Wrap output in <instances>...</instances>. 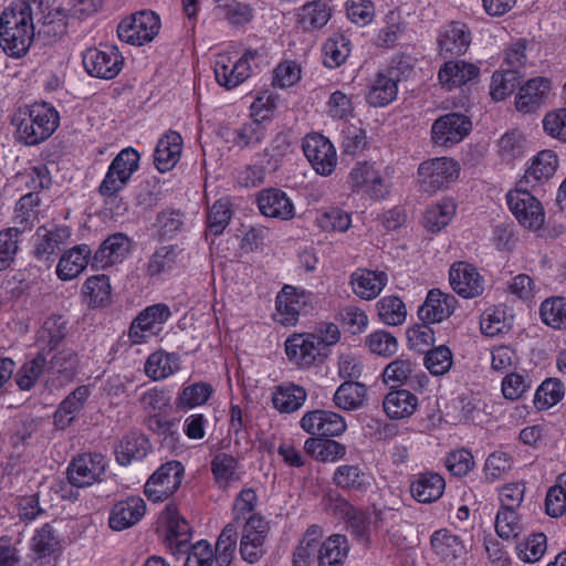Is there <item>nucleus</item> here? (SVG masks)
Listing matches in <instances>:
<instances>
[{
    "label": "nucleus",
    "instance_id": "47",
    "mask_svg": "<svg viewBox=\"0 0 566 566\" xmlns=\"http://www.w3.org/2000/svg\"><path fill=\"white\" fill-rule=\"evenodd\" d=\"M380 321L387 325L397 326L405 322L407 311L403 302L398 296H384L377 303Z\"/></svg>",
    "mask_w": 566,
    "mask_h": 566
},
{
    "label": "nucleus",
    "instance_id": "26",
    "mask_svg": "<svg viewBox=\"0 0 566 566\" xmlns=\"http://www.w3.org/2000/svg\"><path fill=\"white\" fill-rule=\"evenodd\" d=\"M382 407L391 419L408 418L417 410L418 398L406 389L394 390L385 396Z\"/></svg>",
    "mask_w": 566,
    "mask_h": 566
},
{
    "label": "nucleus",
    "instance_id": "2",
    "mask_svg": "<svg viewBox=\"0 0 566 566\" xmlns=\"http://www.w3.org/2000/svg\"><path fill=\"white\" fill-rule=\"evenodd\" d=\"M59 123V113L48 103L19 107L11 118L15 139L27 146L46 140L56 130Z\"/></svg>",
    "mask_w": 566,
    "mask_h": 566
},
{
    "label": "nucleus",
    "instance_id": "19",
    "mask_svg": "<svg viewBox=\"0 0 566 566\" xmlns=\"http://www.w3.org/2000/svg\"><path fill=\"white\" fill-rule=\"evenodd\" d=\"M258 207L262 214L281 220L294 217V205L287 195L277 188L262 190L258 196Z\"/></svg>",
    "mask_w": 566,
    "mask_h": 566
},
{
    "label": "nucleus",
    "instance_id": "48",
    "mask_svg": "<svg viewBox=\"0 0 566 566\" xmlns=\"http://www.w3.org/2000/svg\"><path fill=\"white\" fill-rule=\"evenodd\" d=\"M323 52L324 65L329 69L338 67L349 55V41L343 34H337L325 42Z\"/></svg>",
    "mask_w": 566,
    "mask_h": 566
},
{
    "label": "nucleus",
    "instance_id": "1",
    "mask_svg": "<svg viewBox=\"0 0 566 566\" xmlns=\"http://www.w3.org/2000/svg\"><path fill=\"white\" fill-rule=\"evenodd\" d=\"M34 39L31 4L14 0L0 14V46L11 57H21L29 51Z\"/></svg>",
    "mask_w": 566,
    "mask_h": 566
},
{
    "label": "nucleus",
    "instance_id": "61",
    "mask_svg": "<svg viewBox=\"0 0 566 566\" xmlns=\"http://www.w3.org/2000/svg\"><path fill=\"white\" fill-rule=\"evenodd\" d=\"M217 9L233 24H243L252 17L251 8L239 0H216Z\"/></svg>",
    "mask_w": 566,
    "mask_h": 566
},
{
    "label": "nucleus",
    "instance_id": "17",
    "mask_svg": "<svg viewBox=\"0 0 566 566\" xmlns=\"http://www.w3.org/2000/svg\"><path fill=\"white\" fill-rule=\"evenodd\" d=\"M184 140L176 130H168L157 142L154 151V165L159 172L172 170L179 163L182 154Z\"/></svg>",
    "mask_w": 566,
    "mask_h": 566
},
{
    "label": "nucleus",
    "instance_id": "60",
    "mask_svg": "<svg viewBox=\"0 0 566 566\" xmlns=\"http://www.w3.org/2000/svg\"><path fill=\"white\" fill-rule=\"evenodd\" d=\"M424 365L436 376L444 375L452 365V354L447 346H438L426 354Z\"/></svg>",
    "mask_w": 566,
    "mask_h": 566
},
{
    "label": "nucleus",
    "instance_id": "22",
    "mask_svg": "<svg viewBox=\"0 0 566 566\" xmlns=\"http://www.w3.org/2000/svg\"><path fill=\"white\" fill-rule=\"evenodd\" d=\"M438 42L441 55H461L471 44V33L465 24L451 22L442 29Z\"/></svg>",
    "mask_w": 566,
    "mask_h": 566
},
{
    "label": "nucleus",
    "instance_id": "23",
    "mask_svg": "<svg viewBox=\"0 0 566 566\" xmlns=\"http://www.w3.org/2000/svg\"><path fill=\"white\" fill-rule=\"evenodd\" d=\"M446 488L444 479L434 472L420 473L410 484V492L420 503H431L439 500Z\"/></svg>",
    "mask_w": 566,
    "mask_h": 566
},
{
    "label": "nucleus",
    "instance_id": "29",
    "mask_svg": "<svg viewBox=\"0 0 566 566\" xmlns=\"http://www.w3.org/2000/svg\"><path fill=\"white\" fill-rule=\"evenodd\" d=\"M333 482L343 490L365 492L370 488V476L359 465L343 464L336 468Z\"/></svg>",
    "mask_w": 566,
    "mask_h": 566
},
{
    "label": "nucleus",
    "instance_id": "30",
    "mask_svg": "<svg viewBox=\"0 0 566 566\" xmlns=\"http://www.w3.org/2000/svg\"><path fill=\"white\" fill-rule=\"evenodd\" d=\"M102 7L103 0H70L65 8L55 9V14L70 27L94 17Z\"/></svg>",
    "mask_w": 566,
    "mask_h": 566
},
{
    "label": "nucleus",
    "instance_id": "8",
    "mask_svg": "<svg viewBox=\"0 0 566 566\" xmlns=\"http://www.w3.org/2000/svg\"><path fill=\"white\" fill-rule=\"evenodd\" d=\"M184 467L178 461L163 464L144 485V494L153 502L168 499L180 486Z\"/></svg>",
    "mask_w": 566,
    "mask_h": 566
},
{
    "label": "nucleus",
    "instance_id": "13",
    "mask_svg": "<svg viewBox=\"0 0 566 566\" xmlns=\"http://www.w3.org/2000/svg\"><path fill=\"white\" fill-rule=\"evenodd\" d=\"M300 424L307 433L322 437L340 436L346 430L345 419L329 410L308 411L302 417Z\"/></svg>",
    "mask_w": 566,
    "mask_h": 566
},
{
    "label": "nucleus",
    "instance_id": "40",
    "mask_svg": "<svg viewBox=\"0 0 566 566\" xmlns=\"http://www.w3.org/2000/svg\"><path fill=\"white\" fill-rule=\"evenodd\" d=\"M397 93L398 85L396 80L379 73L366 94V99L373 107H382L390 104L396 98Z\"/></svg>",
    "mask_w": 566,
    "mask_h": 566
},
{
    "label": "nucleus",
    "instance_id": "35",
    "mask_svg": "<svg viewBox=\"0 0 566 566\" xmlns=\"http://www.w3.org/2000/svg\"><path fill=\"white\" fill-rule=\"evenodd\" d=\"M332 17V9L323 0H314L300 8L297 14L298 24L305 30L323 28Z\"/></svg>",
    "mask_w": 566,
    "mask_h": 566
},
{
    "label": "nucleus",
    "instance_id": "36",
    "mask_svg": "<svg viewBox=\"0 0 566 566\" xmlns=\"http://www.w3.org/2000/svg\"><path fill=\"white\" fill-rule=\"evenodd\" d=\"M91 250H64L56 265V275L62 281L77 277L87 266Z\"/></svg>",
    "mask_w": 566,
    "mask_h": 566
},
{
    "label": "nucleus",
    "instance_id": "64",
    "mask_svg": "<svg viewBox=\"0 0 566 566\" xmlns=\"http://www.w3.org/2000/svg\"><path fill=\"white\" fill-rule=\"evenodd\" d=\"M265 130L262 122L251 120L234 132V142L241 147L255 146L264 139Z\"/></svg>",
    "mask_w": 566,
    "mask_h": 566
},
{
    "label": "nucleus",
    "instance_id": "18",
    "mask_svg": "<svg viewBox=\"0 0 566 566\" xmlns=\"http://www.w3.org/2000/svg\"><path fill=\"white\" fill-rule=\"evenodd\" d=\"M479 75L480 67L464 60L448 61L438 72L439 83L449 91L474 81Z\"/></svg>",
    "mask_w": 566,
    "mask_h": 566
},
{
    "label": "nucleus",
    "instance_id": "54",
    "mask_svg": "<svg viewBox=\"0 0 566 566\" xmlns=\"http://www.w3.org/2000/svg\"><path fill=\"white\" fill-rule=\"evenodd\" d=\"M413 371V364L409 359L398 358L386 366L382 373L384 382L391 388L403 385Z\"/></svg>",
    "mask_w": 566,
    "mask_h": 566
},
{
    "label": "nucleus",
    "instance_id": "51",
    "mask_svg": "<svg viewBox=\"0 0 566 566\" xmlns=\"http://www.w3.org/2000/svg\"><path fill=\"white\" fill-rule=\"evenodd\" d=\"M59 539L51 525L38 528L31 538V549L39 557L50 556L59 548Z\"/></svg>",
    "mask_w": 566,
    "mask_h": 566
},
{
    "label": "nucleus",
    "instance_id": "33",
    "mask_svg": "<svg viewBox=\"0 0 566 566\" xmlns=\"http://www.w3.org/2000/svg\"><path fill=\"white\" fill-rule=\"evenodd\" d=\"M91 391L87 386L77 387L60 405L54 413V424L59 429L69 427L74 420L76 413L83 408Z\"/></svg>",
    "mask_w": 566,
    "mask_h": 566
},
{
    "label": "nucleus",
    "instance_id": "53",
    "mask_svg": "<svg viewBox=\"0 0 566 566\" xmlns=\"http://www.w3.org/2000/svg\"><path fill=\"white\" fill-rule=\"evenodd\" d=\"M171 316V311L168 305L157 303L144 308V334L148 333L153 336L159 335L163 331V325Z\"/></svg>",
    "mask_w": 566,
    "mask_h": 566
},
{
    "label": "nucleus",
    "instance_id": "52",
    "mask_svg": "<svg viewBox=\"0 0 566 566\" xmlns=\"http://www.w3.org/2000/svg\"><path fill=\"white\" fill-rule=\"evenodd\" d=\"M184 221L179 211H163L157 214L153 226L154 234L159 240L172 239L181 230Z\"/></svg>",
    "mask_w": 566,
    "mask_h": 566
},
{
    "label": "nucleus",
    "instance_id": "25",
    "mask_svg": "<svg viewBox=\"0 0 566 566\" xmlns=\"http://www.w3.org/2000/svg\"><path fill=\"white\" fill-rule=\"evenodd\" d=\"M549 87L551 83L545 77L528 80L523 86H521L516 95L515 106L517 111L525 114L534 112L549 91Z\"/></svg>",
    "mask_w": 566,
    "mask_h": 566
},
{
    "label": "nucleus",
    "instance_id": "7",
    "mask_svg": "<svg viewBox=\"0 0 566 566\" xmlns=\"http://www.w3.org/2000/svg\"><path fill=\"white\" fill-rule=\"evenodd\" d=\"M159 523L165 526L164 544L172 555H185L190 549L192 530L174 505H167L160 513Z\"/></svg>",
    "mask_w": 566,
    "mask_h": 566
},
{
    "label": "nucleus",
    "instance_id": "14",
    "mask_svg": "<svg viewBox=\"0 0 566 566\" xmlns=\"http://www.w3.org/2000/svg\"><path fill=\"white\" fill-rule=\"evenodd\" d=\"M449 280L453 291L464 298L480 296L484 291L482 276L467 262L454 263L450 269Z\"/></svg>",
    "mask_w": 566,
    "mask_h": 566
},
{
    "label": "nucleus",
    "instance_id": "4",
    "mask_svg": "<svg viewBox=\"0 0 566 566\" xmlns=\"http://www.w3.org/2000/svg\"><path fill=\"white\" fill-rule=\"evenodd\" d=\"M139 159V153L132 147L120 150L108 166L98 188L99 193L104 197H112L123 190L132 175L138 169Z\"/></svg>",
    "mask_w": 566,
    "mask_h": 566
},
{
    "label": "nucleus",
    "instance_id": "55",
    "mask_svg": "<svg viewBox=\"0 0 566 566\" xmlns=\"http://www.w3.org/2000/svg\"><path fill=\"white\" fill-rule=\"evenodd\" d=\"M523 530L515 510L500 509L495 518V531L501 538H515Z\"/></svg>",
    "mask_w": 566,
    "mask_h": 566
},
{
    "label": "nucleus",
    "instance_id": "56",
    "mask_svg": "<svg viewBox=\"0 0 566 566\" xmlns=\"http://www.w3.org/2000/svg\"><path fill=\"white\" fill-rule=\"evenodd\" d=\"M564 397V385L555 378L542 382L535 394V403L538 408H549Z\"/></svg>",
    "mask_w": 566,
    "mask_h": 566
},
{
    "label": "nucleus",
    "instance_id": "49",
    "mask_svg": "<svg viewBox=\"0 0 566 566\" xmlns=\"http://www.w3.org/2000/svg\"><path fill=\"white\" fill-rule=\"evenodd\" d=\"M521 75L518 71L505 70L503 72H495L492 75L490 85V95L492 99L499 102L509 96L520 83Z\"/></svg>",
    "mask_w": 566,
    "mask_h": 566
},
{
    "label": "nucleus",
    "instance_id": "44",
    "mask_svg": "<svg viewBox=\"0 0 566 566\" xmlns=\"http://www.w3.org/2000/svg\"><path fill=\"white\" fill-rule=\"evenodd\" d=\"M40 202L39 193L34 191L24 195L18 201L14 211V221L22 230L30 229L38 220Z\"/></svg>",
    "mask_w": 566,
    "mask_h": 566
},
{
    "label": "nucleus",
    "instance_id": "45",
    "mask_svg": "<svg viewBox=\"0 0 566 566\" xmlns=\"http://www.w3.org/2000/svg\"><path fill=\"white\" fill-rule=\"evenodd\" d=\"M539 314L542 321L553 327H566V297L552 296L542 302Z\"/></svg>",
    "mask_w": 566,
    "mask_h": 566
},
{
    "label": "nucleus",
    "instance_id": "50",
    "mask_svg": "<svg viewBox=\"0 0 566 566\" xmlns=\"http://www.w3.org/2000/svg\"><path fill=\"white\" fill-rule=\"evenodd\" d=\"M546 536L535 533L516 544V554L525 563H536L546 552Z\"/></svg>",
    "mask_w": 566,
    "mask_h": 566
},
{
    "label": "nucleus",
    "instance_id": "58",
    "mask_svg": "<svg viewBox=\"0 0 566 566\" xmlns=\"http://www.w3.org/2000/svg\"><path fill=\"white\" fill-rule=\"evenodd\" d=\"M117 34L127 44L142 45V12L125 17L117 27Z\"/></svg>",
    "mask_w": 566,
    "mask_h": 566
},
{
    "label": "nucleus",
    "instance_id": "38",
    "mask_svg": "<svg viewBox=\"0 0 566 566\" xmlns=\"http://www.w3.org/2000/svg\"><path fill=\"white\" fill-rule=\"evenodd\" d=\"M306 454L321 462H334L346 454V447L338 441L308 438L304 443Z\"/></svg>",
    "mask_w": 566,
    "mask_h": 566
},
{
    "label": "nucleus",
    "instance_id": "21",
    "mask_svg": "<svg viewBox=\"0 0 566 566\" xmlns=\"http://www.w3.org/2000/svg\"><path fill=\"white\" fill-rule=\"evenodd\" d=\"M388 276L382 271L357 269L350 275L353 292L361 300H373L384 290Z\"/></svg>",
    "mask_w": 566,
    "mask_h": 566
},
{
    "label": "nucleus",
    "instance_id": "37",
    "mask_svg": "<svg viewBox=\"0 0 566 566\" xmlns=\"http://www.w3.org/2000/svg\"><path fill=\"white\" fill-rule=\"evenodd\" d=\"M232 218V210L229 200H217L209 209L207 214V229L205 232L206 242L209 245L214 244V240L210 237H217L223 233Z\"/></svg>",
    "mask_w": 566,
    "mask_h": 566
},
{
    "label": "nucleus",
    "instance_id": "15",
    "mask_svg": "<svg viewBox=\"0 0 566 566\" xmlns=\"http://www.w3.org/2000/svg\"><path fill=\"white\" fill-rule=\"evenodd\" d=\"M322 350L317 334H295L285 342V353L289 359L301 367L314 365L322 355Z\"/></svg>",
    "mask_w": 566,
    "mask_h": 566
},
{
    "label": "nucleus",
    "instance_id": "24",
    "mask_svg": "<svg viewBox=\"0 0 566 566\" xmlns=\"http://www.w3.org/2000/svg\"><path fill=\"white\" fill-rule=\"evenodd\" d=\"M66 319L62 315H50L38 332L36 343L40 352L50 355L57 348L66 335Z\"/></svg>",
    "mask_w": 566,
    "mask_h": 566
},
{
    "label": "nucleus",
    "instance_id": "31",
    "mask_svg": "<svg viewBox=\"0 0 566 566\" xmlns=\"http://www.w3.org/2000/svg\"><path fill=\"white\" fill-rule=\"evenodd\" d=\"M112 286L104 274L93 275L85 280L81 289L83 302L90 307H103L109 303Z\"/></svg>",
    "mask_w": 566,
    "mask_h": 566
},
{
    "label": "nucleus",
    "instance_id": "5",
    "mask_svg": "<svg viewBox=\"0 0 566 566\" xmlns=\"http://www.w3.org/2000/svg\"><path fill=\"white\" fill-rule=\"evenodd\" d=\"M530 187H516L506 193V202L521 226L531 230H539L544 224L545 211L541 201L532 193Z\"/></svg>",
    "mask_w": 566,
    "mask_h": 566
},
{
    "label": "nucleus",
    "instance_id": "62",
    "mask_svg": "<svg viewBox=\"0 0 566 566\" xmlns=\"http://www.w3.org/2000/svg\"><path fill=\"white\" fill-rule=\"evenodd\" d=\"M348 19L357 25L365 27L375 18V6L371 0H347Z\"/></svg>",
    "mask_w": 566,
    "mask_h": 566
},
{
    "label": "nucleus",
    "instance_id": "32",
    "mask_svg": "<svg viewBox=\"0 0 566 566\" xmlns=\"http://www.w3.org/2000/svg\"><path fill=\"white\" fill-rule=\"evenodd\" d=\"M306 390L295 384L284 382L275 388L272 402L276 410L291 413L300 409L306 400Z\"/></svg>",
    "mask_w": 566,
    "mask_h": 566
},
{
    "label": "nucleus",
    "instance_id": "42",
    "mask_svg": "<svg viewBox=\"0 0 566 566\" xmlns=\"http://www.w3.org/2000/svg\"><path fill=\"white\" fill-rule=\"evenodd\" d=\"M455 203L446 198L429 208L423 216V226L430 232H438L449 224L455 213Z\"/></svg>",
    "mask_w": 566,
    "mask_h": 566
},
{
    "label": "nucleus",
    "instance_id": "59",
    "mask_svg": "<svg viewBox=\"0 0 566 566\" xmlns=\"http://www.w3.org/2000/svg\"><path fill=\"white\" fill-rule=\"evenodd\" d=\"M71 232L66 226H44L36 230V238L41 248H59L66 244Z\"/></svg>",
    "mask_w": 566,
    "mask_h": 566
},
{
    "label": "nucleus",
    "instance_id": "57",
    "mask_svg": "<svg viewBox=\"0 0 566 566\" xmlns=\"http://www.w3.org/2000/svg\"><path fill=\"white\" fill-rule=\"evenodd\" d=\"M365 344L371 353L384 357L392 356L398 349L397 338L385 331L371 333L366 337Z\"/></svg>",
    "mask_w": 566,
    "mask_h": 566
},
{
    "label": "nucleus",
    "instance_id": "20",
    "mask_svg": "<svg viewBox=\"0 0 566 566\" xmlns=\"http://www.w3.org/2000/svg\"><path fill=\"white\" fill-rule=\"evenodd\" d=\"M558 165L557 156L553 150H542L533 159L532 165L526 169L518 187L535 189L538 185L547 181L556 171Z\"/></svg>",
    "mask_w": 566,
    "mask_h": 566
},
{
    "label": "nucleus",
    "instance_id": "63",
    "mask_svg": "<svg viewBox=\"0 0 566 566\" xmlns=\"http://www.w3.org/2000/svg\"><path fill=\"white\" fill-rule=\"evenodd\" d=\"M144 371L153 380H159L168 377L174 371L169 355L164 352H156L151 354L147 358Z\"/></svg>",
    "mask_w": 566,
    "mask_h": 566
},
{
    "label": "nucleus",
    "instance_id": "3",
    "mask_svg": "<svg viewBox=\"0 0 566 566\" xmlns=\"http://www.w3.org/2000/svg\"><path fill=\"white\" fill-rule=\"evenodd\" d=\"M275 319L284 326H294L301 315H307L314 310L315 296L303 289L284 285L275 301Z\"/></svg>",
    "mask_w": 566,
    "mask_h": 566
},
{
    "label": "nucleus",
    "instance_id": "43",
    "mask_svg": "<svg viewBox=\"0 0 566 566\" xmlns=\"http://www.w3.org/2000/svg\"><path fill=\"white\" fill-rule=\"evenodd\" d=\"M237 538L238 526L235 523L227 524L216 543L213 556L218 566H230L235 552Z\"/></svg>",
    "mask_w": 566,
    "mask_h": 566
},
{
    "label": "nucleus",
    "instance_id": "46",
    "mask_svg": "<svg viewBox=\"0 0 566 566\" xmlns=\"http://www.w3.org/2000/svg\"><path fill=\"white\" fill-rule=\"evenodd\" d=\"M46 354L39 352V354L31 360L27 361L17 373L15 381L20 389H31L40 375L46 373Z\"/></svg>",
    "mask_w": 566,
    "mask_h": 566
},
{
    "label": "nucleus",
    "instance_id": "6",
    "mask_svg": "<svg viewBox=\"0 0 566 566\" xmlns=\"http://www.w3.org/2000/svg\"><path fill=\"white\" fill-rule=\"evenodd\" d=\"M460 174L458 161L450 157H436L419 165V182L424 192L430 195L448 188Z\"/></svg>",
    "mask_w": 566,
    "mask_h": 566
},
{
    "label": "nucleus",
    "instance_id": "41",
    "mask_svg": "<svg viewBox=\"0 0 566 566\" xmlns=\"http://www.w3.org/2000/svg\"><path fill=\"white\" fill-rule=\"evenodd\" d=\"M367 388L356 381H344L334 394L335 405L344 410H355L363 406Z\"/></svg>",
    "mask_w": 566,
    "mask_h": 566
},
{
    "label": "nucleus",
    "instance_id": "9",
    "mask_svg": "<svg viewBox=\"0 0 566 566\" xmlns=\"http://www.w3.org/2000/svg\"><path fill=\"white\" fill-rule=\"evenodd\" d=\"M471 119L460 113H449L436 119L431 126L432 143L441 147H451L471 132Z\"/></svg>",
    "mask_w": 566,
    "mask_h": 566
},
{
    "label": "nucleus",
    "instance_id": "27",
    "mask_svg": "<svg viewBox=\"0 0 566 566\" xmlns=\"http://www.w3.org/2000/svg\"><path fill=\"white\" fill-rule=\"evenodd\" d=\"M430 544L434 554L443 560L452 562L465 554L461 538L446 528L436 531L431 535Z\"/></svg>",
    "mask_w": 566,
    "mask_h": 566
},
{
    "label": "nucleus",
    "instance_id": "34",
    "mask_svg": "<svg viewBox=\"0 0 566 566\" xmlns=\"http://www.w3.org/2000/svg\"><path fill=\"white\" fill-rule=\"evenodd\" d=\"M77 358L71 349H61L48 356L46 374L49 380L62 382L71 379L76 369Z\"/></svg>",
    "mask_w": 566,
    "mask_h": 566
},
{
    "label": "nucleus",
    "instance_id": "28",
    "mask_svg": "<svg viewBox=\"0 0 566 566\" xmlns=\"http://www.w3.org/2000/svg\"><path fill=\"white\" fill-rule=\"evenodd\" d=\"M348 551V541L345 535H331L318 546V566H343Z\"/></svg>",
    "mask_w": 566,
    "mask_h": 566
},
{
    "label": "nucleus",
    "instance_id": "10",
    "mask_svg": "<svg viewBox=\"0 0 566 566\" xmlns=\"http://www.w3.org/2000/svg\"><path fill=\"white\" fill-rule=\"evenodd\" d=\"M83 65L91 76L111 80L120 72L123 59L114 46L91 48L83 54Z\"/></svg>",
    "mask_w": 566,
    "mask_h": 566
},
{
    "label": "nucleus",
    "instance_id": "39",
    "mask_svg": "<svg viewBox=\"0 0 566 566\" xmlns=\"http://www.w3.org/2000/svg\"><path fill=\"white\" fill-rule=\"evenodd\" d=\"M142 500L139 497H130L126 501L117 503L109 516V526L115 531L125 530L140 518Z\"/></svg>",
    "mask_w": 566,
    "mask_h": 566
},
{
    "label": "nucleus",
    "instance_id": "11",
    "mask_svg": "<svg viewBox=\"0 0 566 566\" xmlns=\"http://www.w3.org/2000/svg\"><path fill=\"white\" fill-rule=\"evenodd\" d=\"M302 147L305 157L317 174L328 176L334 171L337 164L336 150L325 136L321 134L306 135Z\"/></svg>",
    "mask_w": 566,
    "mask_h": 566
},
{
    "label": "nucleus",
    "instance_id": "16",
    "mask_svg": "<svg viewBox=\"0 0 566 566\" xmlns=\"http://www.w3.org/2000/svg\"><path fill=\"white\" fill-rule=\"evenodd\" d=\"M457 303L453 295L443 293L439 289H432L419 307L418 317L423 323H440L453 313Z\"/></svg>",
    "mask_w": 566,
    "mask_h": 566
},
{
    "label": "nucleus",
    "instance_id": "12",
    "mask_svg": "<svg viewBox=\"0 0 566 566\" xmlns=\"http://www.w3.org/2000/svg\"><path fill=\"white\" fill-rule=\"evenodd\" d=\"M106 470V459L101 453H85L69 465L67 479L77 488H85L99 481Z\"/></svg>",
    "mask_w": 566,
    "mask_h": 566
}]
</instances>
